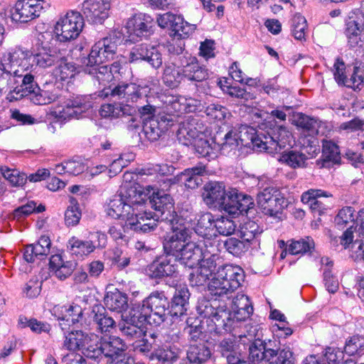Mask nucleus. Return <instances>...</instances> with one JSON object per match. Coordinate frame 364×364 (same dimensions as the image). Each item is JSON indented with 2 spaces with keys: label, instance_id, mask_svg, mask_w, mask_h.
<instances>
[{
  "label": "nucleus",
  "instance_id": "f257e3e1",
  "mask_svg": "<svg viewBox=\"0 0 364 364\" xmlns=\"http://www.w3.org/2000/svg\"><path fill=\"white\" fill-rule=\"evenodd\" d=\"M151 190L150 185L138 188L130 186L127 195L130 204L127 203L120 196H116L105 206L107 215L114 219L124 220V230L142 232L153 231L156 228L158 219H155L151 212H144L146 219L141 215L144 211L142 202Z\"/></svg>",
  "mask_w": 364,
  "mask_h": 364
},
{
  "label": "nucleus",
  "instance_id": "f03ea898",
  "mask_svg": "<svg viewBox=\"0 0 364 364\" xmlns=\"http://www.w3.org/2000/svg\"><path fill=\"white\" fill-rule=\"evenodd\" d=\"M210 248L211 250L205 249L202 251L197 264H199L200 271L206 270L208 275H214L208 284L210 293L218 296L228 295L240 286L241 282L244 280V272L239 266L225 264L220 267L215 272L221 259L217 246L210 243Z\"/></svg>",
  "mask_w": 364,
  "mask_h": 364
},
{
  "label": "nucleus",
  "instance_id": "7ed1b4c3",
  "mask_svg": "<svg viewBox=\"0 0 364 364\" xmlns=\"http://www.w3.org/2000/svg\"><path fill=\"white\" fill-rule=\"evenodd\" d=\"M171 231L164 240V250L167 255L176 257L184 265L193 268L200 259L202 250L196 242H191V232L178 220L171 223Z\"/></svg>",
  "mask_w": 364,
  "mask_h": 364
},
{
  "label": "nucleus",
  "instance_id": "20e7f679",
  "mask_svg": "<svg viewBox=\"0 0 364 364\" xmlns=\"http://www.w3.org/2000/svg\"><path fill=\"white\" fill-rule=\"evenodd\" d=\"M33 54L21 47H16L5 53L0 63V85L9 90L10 94L16 95L14 90L21 84L26 72L33 68Z\"/></svg>",
  "mask_w": 364,
  "mask_h": 364
},
{
  "label": "nucleus",
  "instance_id": "39448f33",
  "mask_svg": "<svg viewBox=\"0 0 364 364\" xmlns=\"http://www.w3.org/2000/svg\"><path fill=\"white\" fill-rule=\"evenodd\" d=\"M232 311L220 306L215 309L213 304L205 305L204 311L205 317H208L218 327L226 328L229 322L233 318L237 321H242L249 318L252 314L253 308L249 298L244 294H238L232 301Z\"/></svg>",
  "mask_w": 364,
  "mask_h": 364
},
{
  "label": "nucleus",
  "instance_id": "423d86ee",
  "mask_svg": "<svg viewBox=\"0 0 364 364\" xmlns=\"http://www.w3.org/2000/svg\"><path fill=\"white\" fill-rule=\"evenodd\" d=\"M168 301L163 292L154 291L141 304H135L132 307L134 318L140 321H146L147 323H154L160 325L167 316Z\"/></svg>",
  "mask_w": 364,
  "mask_h": 364
},
{
  "label": "nucleus",
  "instance_id": "0eeeda50",
  "mask_svg": "<svg viewBox=\"0 0 364 364\" xmlns=\"http://www.w3.org/2000/svg\"><path fill=\"white\" fill-rule=\"evenodd\" d=\"M31 70L32 69L26 72L24 77L21 80V84L14 90L16 95L10 94L8 100H18L29 95L31 101L38 105H48L56 100L59 96V90L55 87L40 89L34 81Z\"/></svg>",
  "mask_w": 364,
  "mask_h": 364
},
{
  "label": "nucleus",
  "instance_id": "6e6552de",
  "mask_svg": "<svg viewBox=\"0 0 364 364\" xmlns=\"http://www.w3.org/2000/svg\"><path fill=\"white\" fill-rule=\"evenodd\" d=\"M127 345L122 338L117 336L102 338L99 342L89 346L85 352V356L97 363L103 358L117 359L126 354Z\"/></svg>",
  "mask_w": 364,
  "mask_h": 364
},
{
  "label": "nucleus",
  "instance_id": "1a4fd4ad",
  "mask_svg": "<svg viewBox=\"0 0 364 364\" xmlns=\"http://www.w3.org/2000/svg\"><path fill=\"white\" fill-rule=\"evenodd\" d=\"M84 19L80 12L69 11L61 15L54 27L56 41L69 42L76 39L82 31Z\"/></svg>",
  "mask_w": 364,
  "mask_h": 364
},
{
  "label": "nucleus",
  "instance_id": "9d476101",
  "mask_svg": "<svg viewBox=\"0 0 364 364\" xmlns=\"http://www.w3.org/2000/svg\"><path fill=\"white\" fill-rule=\"evenodd\" d=\"M117 50V44L114 38H103L92 46L88 56L82 59V64L85 67L93 68L95 70L101 64L113 60Z\"/></svg>",
  "mask_w": 364,
  "mask_h": 364
},
{
  "label": "nucleus",
  "instance_id": "9b49d317",
  "mask_svg": "<svg viewBox=\"0 0 364 364\" xmlns=\"http://www.w3.org/2000/svg\"><path fill=\"white\" fill-rule=\"evenodd\" d=\"M92 105L91 95L77 96L56 106L50 111V114L56 121L64 122L73 118H78L82 112L92 108Z\"/></svg>",
  "mask_w": 364,
  "mask_h": 364
},
{
  "label": "nucleus",
  "instance_id": "f8f14e48",
  "mask_svg": "<svg viewBox=\"0 0 364 364\" xmlns=\"http://www.w3.org/2000/svg\"><path fill=\"white\" fill-rule=\"evenodd\" d=\"M152 190L150 193L146 196V200L142 202L144 211L141 212L144 219H146L145 202L148 198L150 200L151 207L160 215L161 220H168L170 223H173L177 220V215L174 209L173 200L171 196L167 193L158 191V188L154 186H151Z\"/></svg>",
  "mask_w": 364,
  "mask_h": 364
},
{
  "label": "nucleus",
  "instance_id": "ddd939ff",
  "mask_svg": "<svg viewBox=\"0 0 364 364\" xmlns=\"http://www.w3.org/2000/svg\"><path fill=\"white\" fill-rule=\"evenodd\" d=\"M149 92L150 88L146 85L141 86L135 83H122L113 89H104L100 92L99 96L107 97L110 95L128 103L137 102L139 99L147 97Z\"/></svg>",
  "mask_w": 364,
  "mask_h": 364
},
{
  "label": "nucleus",
  "instance_id": "4468645a",
  "mask_svg": "<svg viewBox=\"0 0 364 364\" xmlns=\"http://www.w3.org/2000/svg\"><path fill=\"white\" fill-rule=\"evenodd\" d=\"M50 6L45 0H18L11 9V18L14 21L26 23L39 16L41 11Z\"/></svg>",
  "mask_w": 364,
  "mask_h": 364
},
{
  "label": "nucleus",
  "instance_id": "2eb2a0df",
  "mask_svg": "<svg viewBox=\"0 0 364 364\" xmlns=\"http://www.w3.org/2000/svg\"><path fill=\"white\" fill-rule=\"evenodd\" d=\"M257 203L265 215L276 216L284 208L286 200L277 188L268 187L257 194Z\"/></svg>",
  "mask_w": 364,
  "mask_h": 364
},
{
  "label": "nucleus",
  "instance_id": "dca6fc26",
  "mask_svg": "<svg viewBox=\"0 0 364 364\" xmlns=\"http://www.w3.org/2000/svg\"><path fill=\"white\" fill-rule=\"evenodd\" d=\"M107 236L101 232H96L90 235V239L82 240L76 237H72L68 242V247L71 254L77 257L87 256L97 247L106 245Z\"/></svg>",
  "mask_w": 364,
  "mask_h": 364
},
{
  "label": "nucleus",
  "instance_id": "f3484780",
  "mask_svg": "<svg viewBox=\"0 0 364 364\" xmlns=\"http://www.w3.org/2000/svg\"><path fill=\"white\" fill-rule=\"evenodd\" d=\"M205 127L197 119L188 117L179 124L176 136L185 146H193L205 133Z\"/></svg>",
  "mask_w": 364,
  "mask_h": 364
},
{
  "label": "nucleus",
  "instance_id": "a211bd4d",
  "mask_svg": "<svg viewBox=\"0 0 364 364\" xmlns=\"http://www.w3.org/2000/svg\"><path fill=\"white\" fill-rule=\"evenodd\" d=\"M252 205L250 196L239 193L236 189H230L226 192L220 208L230 215H238L247 213Z\"/></svg>",
  "mask_w": 364,
  "mask_h": 364
},
{
  "label": "nucleus",
  "instance_id": "6ab92c4d",
  "mask_svg": "<svg viewBox=\"0 0 364 364\" xmlns=\"http://www.w3.org/2000/svg\"><path fill=\"white\" fill-rule=\"evenodd\" d=\"M111 0H85L82 12L87 21L92 24H102L109 17Z\"/></svg>",
  "mask_w": 364,
  "mask_h": 364
},
{
  "label": "nucleus",
  "instance_id": "aec40b11",
  "mask_svg": "<svg viewBox=\"0 0 364 364\" xmlns=\"http://www.w3.org/2000/svg\"><path fill=\"white\" fill-rule=\"evenodd\" d=\"M154 25L153 18L146 14H138L129 18L125 26L130 41H136L147 35Z\"/></svg>",
  "mask_w": 364,
  "mask_h": 364
},
{
  "label": "nucleus",
  "instance_id": "412c9836",
  "mask_svg": "<svg viewBox=\"0 0 364 364\" xmlns=\"http://www.w3.org/2000/svg\"><path fill=\"white\" fill-rule=\"evenodd\" d=\"M167 255L154 260L146 268V274L153 279L175 277L178 274V259Z\"/></svg>",
  "mask_w": 364,
  "mask_h": 364
},
{
  "label": "nucleus",
  "instance_id": "4be33fe9",
  "mask_svg": "<svg viewBox=\"0 0 364 364\" xmlns=\"http://www.w3.org/2000/svg\"><path fill=\"white\" fill-rule=\"evenodd\" d=\"M178 63L182 67L184 80L201 82L208 77L207 70L199 65L196 57L191 55L178 56Z\"/></svg>",
  "mask_w": 364,
  "mask_h": 364
},
{
  "label": "nucleus",
  "instance_id": "5701e85b",
  "mask_svg": "<svg viewBox=\"0 0 364 364\" xmlns=\"http://www.w3.org/2000/svg\"><path fill=\"white\" fill-rule=\"evenodd\" d=\"M173 124L172 118L168 114H159L144 123L143 130L146 137L151 141L158 140Z\"/></svg>",
  "mask_w": 364,
  "mask_h": 364
},
{
  "label": "nucleus",
  "instance_id": "b1692460",
  "mask_svg": "<svg viewBox=\"0 0 364 364\" xmlns=\"http://www.w3.org/2000/svg\"><path fill=\"white\" fill-rule=\"evenodd\" d=\"M97 343V336L92 334H85L81 331L70 332L66 336L63 343V347L70 351L82 350L85 355V352L89 346Z\"/></svg>",
  "mask_w": 364,
  "mask_h": 364
},
{
  "label": "nucleus",
  "instance_id": "393cba45",
  "mask_svg": "<svg viewBox=\"0 0 364 364\" xmlns=\"http://www.w3.org/2000/svg\"><path fill=\"white\" fill-rule=\"evenodd\" d=\"M50 38V33L40 34L38 38L41 48H38V53L34 55V59L37 65L43 68L50 67L59 60L56 51L50 48L48 41H46Z\"/></svg>",
  "mask_w": 364,
  "mask_h": 364
},
{
  "label": "nucleus",
  "instance_id": "a878e982",
  "mask_svg": "<svg viewBox=\"0 0 364 364\" xmlns=\"http://www.w3.org/2000/svg\"><path fill=\"white\" fill-rule=\"evenodd\" d=\"M332 195L321 189H310L303 193L301 200L304 204H308L312 211L319 214L326 210L328 206V198Z\"/></svg>",
  "mask_w": 364,
  "mask_h": 364
},
{
  "label": "nucleus",
  "instance_id": "bb28decb",
  "mask_svg": "<svg viewBox=\"0 0 364 364\" xmlns=\"http://www.w3.org/2000/svg\"><path fill=\"white\" fill-rule=\"evenodd\" d=\"M183 75L182 67L178 63V56H174L171 61L165 64L162 80L166 86L175 88L184 80Z\"/></svg>",
  "mask_w": 364,
  "mask_h": 364
},
{
  "label": "nucleus",
  "instance_id": "cd10ccee",
  "mask_svg": "<svg viewBox=\"0 0 364 364\" xmlns=\"http://www.w3.org/2000/svg\"><path fill=\"white\" fill-rule=\"evenodd\" d=\"M264 139V142H267V149H263V151L267 152L277 151V147L281 149L287 146H291L294 143L292 134L283 127H279L274 136H265Z\"/></svg>",
  "mask_w": 364,
  "mask_h": 364
},
{
  "label": "nucleus",
  "instance_id": "c85d7f7f",
  "mask_svg": "<svg viewBox=\"0 0 364 364\" xmlns=\"http://www.w3.org/2000/svg\"><path fill=\"white\" fill-rule=\"evenodd\" d=\"M226 192L223 183L209 182L203 188V200L208 205H218L220 207Z\"/></svg>",
  "mask_w": 364,
  "mask_h": 364
},
{
  "label": "nucleus",
  "instance_id": "c756f323",
  "mask_svg": "<svg viewBox=\"0 0 364 364\" xmlns=\"http://www.w3.org/2000/svg\"><path fill=\"white\" fill-rule=\"evenodd\" d=\"M146 321H140L137 318L135 319L132 315V309L129 313V316L119 324L120 331L130 339L141 338L145 336V333L141 328L142 324Z\"/></svg>",
  "mask_w": 364,
  "mask_h": 364
},
{
  "label": "nucleus",
  "instance_id": "7c9ffc66",
  "mask_svg": "<svg viewBox=\"0 0 364 364\" xmlns=\"http://www.w3.org/2000/svg\"><path fill=\"white\" fill-rule=\"evenodd\" d=\"M50 240L47 236H42L38 241L27 245L23 252V258L28 262H33L38 257L46 256L50 253Z\"/></svg>",
  "mask_w": 364,
  "mask_h": 364
},
{
  "label": "nucleus",
  "instance_id": "2f4dec72",
  "mask_svg": "<svg viewBox=\"0 0 364 364\" xmlns=\"http://www.w3.org/2000/svg\"><path fill=\"white\" fill-rule=\"evenodd\" d=\"M196 223H194L193 228L199 236L210 240L215 237V230H214L215 218L210 213L198 215L196 217Z\"/></svg>",
  "mask_w": 364,
  "mask_h": 364
},
{
  "label": "nucleus",
  "instance_id": "473e14b6",
  "mask_svg": "<svg viewBox=\"0 0 364 364\" xmlns=\"http://www.w3.org/2000/svg\"><path fill=\"white\" fill-rule=\"evenodd\" d=\"M364 29L363 16L350 18L346 23V36L350 46L356 47L362 41V32Z\"/></svg>",
  "mask_w": 364,
  "mask_h": 364
},
{
  "label": "nucleus",
  "instance_id": "72a5a7b5",
  "mask_svg": "<svg viewBox=\"0 0 364 364\" xmlns=\"http://www.w3.org/2000/svg\"><path fill=\"white\" fill-rule=\"evenodd\" d=\"M294 121L295 124L302 129V134L304 135H307L311 137V139H308L309 144L313 143L314 141L311 139L314 135L319 133V129L322 125V122L302 114L295 115Z\"/></svg>",
  "mask_w": 364,
  "mask_h": 364
},
{
  "label": "nucleus",
  "instance_id": "f704fd0d",
  "mask_svg": "<svg viewBox=\"0 0 364 364\" xmlns=\"http://www.w3.org/2000/svg\"><path fill=\"white\" fill-rule=\"evenodd\" d=\"M205 166L199 164L197 166L187 168L178 176V180L189 188H195L200 183V176L207 174Z\"/></svg>",
  "mask_w": 364,
  "mask_h": 364
},
{
  "label": "nucleus",
  "instance_id": "c9c22d12",
  "mask_svg": "<svg viewBox=\"0 0 364 364\" xmlns=\"http://www.w3.org/2000/svg\"><path fill=\"white\" fill-rule=\"evenodd\" d=\"M54 314L59 321L66 322L65 325L70 326L79 321L82 316V308L76 304L70 306H55L53 309Z\"/></svg>",
  "mask_w": 364,
  "mask_h": 364
},
{
  "label": "nucleus",
  "instance_id": "e433bc0d",
  "mask_svg": "<svg viewBox=\"0 0 364 364\" xmlns=\"http://www.w3.org/2000/svg\"><path fill=\"white\" fill-rule=\"evenodd\" d=\"M237 130L242 146H249L252 144L260 151H263V149H267V142H264L260 137L255 136V131L253 128L242 125Z\"/></svg>",
  "mask_w": 364,
  "mask_h": 364
},
{
  "label": "nucleus",
  "instance_id": "4c0bfd02",
  "mask_svg": "<svg viewBox=\"0 0 364 364\" xmlns=\"http://www.w3.org/2000/svg\"><path fill=\"white\" fill-rule=\"evenodd\" d=\"M49 264L50 272L61 280L69 277L74 270L72 262L64 261L62 256L58 254L51 256Z\"/></svg>",
  "mask_w": 364,
  "mask_h": 364
},
{
  "label": "nucleus",
  "instance_id": "58836bf2",
  "mask_svg": "<svg viewBox=\"0 0 364 364\" xmlns=\"http://www.w3.org/2000/svg\"><path fill=\"white\" fill-rule=\"evenodd\" d=\"M77 73V69L75 64L65 58H61L58 60L57 65L53 70V75L57 80L68 82Z\"/></svg>",
  "mask_w": 364,
  "mask_h": 364
},
{
  "label": "nucleus",
  "instance_id": "ea45409f",
  "mask_svg": "<svg viewBox=\"0 0 364 364\" xmlns=\"http://www.w3.org/2000/svg\"><path fill=\"white\" fill-rule=\"evenodd\" d=\"M108 309L116 312H122L128 308V298L126 294L116 290L107 294L104 299Z\"/></svg>",
  "mask_w": 364,
  "mask_h": 364
},
{
  "label": "nucleus",
  "instance_id": "a19ab883",
  "mask_svg": "<svg viewBox=\"0 0 364 364\" xmlns=\"http://www.w3.org/2000/svg\"><path fill=\"white\" fill-rule=\"evenodd\" d=\"M178 358V349L169 345H164L155 349L151 354V360H156L162 364H172Z\"/></svg>",
  "mask_w": 364,
  "mask_h": 364
},
{
  "label": "nucleus",
  "instance_id": "79ce46f5",
  "mask_svg": "<svg viewBox=\"0 0 364 364\" xmlns=\"http://www.w3.org/2000/svg\"><path fill=\"white\" fill-rule=\"evenodd\" d=\"M249 359L257 363L264 361L269 363V358H272L274 350L271 348L266 349L264 345L261 341H255L249 348Z\"/></svg>",
  "mask_w": 364,
  "mask_h": 364
},
{
  "label": "nucleus",
  "instance_id": "37998d69",
  "mask_svg": "<svg viewBox=\"0 0 364 364\" xmlns=\"http://www.w3.org/2000/svg\"><path fill=\"white\" fill-rule=\"evenodd\" d=\"M190 294L186 287H181L176 289L172 299L171 308L175 316H181L186 311Z\"/></svg>",
  "mask_w": 364,
  "mask_h": 364
},
{
  "label": "nucleus",
  "instance_id": "c03bdc74",
  "mask_svg": "<svg viewBox=\"0 0 364 364\" xmlns=\"http://www.w3.org/2000/svg\"><path fill=\"white\" fill-rule=\"evenodd\" d=\"M291 33L297 41H305L308 33V23L301 14H296L291 19Z\"/></svg>",
  "mask_w": 364,
  "mask_h": 364
},
{
  "label": "nucleus",
  "instance_id": "a18cd8bd",
  "mask_svg": "<svg viewBox=\"0 0 364 364\" xmlns=\"http://www.w3.org/2000/svg\"><path fill=\"white\" fill-rule=\"evenodd\" d=\"M211 353L205 343L191 345L187 353V358L191 363H203L207 361L210 357Z\"/></svg>",
  "mask_w": 364,
  "mask_h": 364
},
{
  "label": "nucleus",
  "instance_id": "49530a36",
  "mask_svg": "<svg viewBox=\"0 0 364 364\" xmlns=\"http://www.w3.org/2000/svg\"><path fill=\"white\" fill-rule=\"evenodd\" d=\"M278 160L293 168H296L304 166L306 156L299 151L291 150L282 153Z\"/></svg>",
  "mask_w": 364,
  "mask_h": 364
},
{
  "label": "nucleus",
  "instance_id": "de8ad7c7",
  "mask_svg": "<svg viewBox=\"0 0 364 364\" xmlns=\"http://www.w3.org/2000/svg\"><path fill=\"white\" fill-rule=\"evenodd\" d=\"M196 152L203 157L213 159L216 156V145L211 140L207 139L205 133L197 139L196 142L193 145Z\"/></svg>",
  "mask_w": 364,
  "mask_h": 364
},
{
  "label": "nucleus",
  "instance_id": "09e8293b",
  "mask_svg": "<svg viewBox=\"0 0 364 364\" xmlns=\"http://www.w3.org/2000/svg\"><path fill=\"white\" fill-rule=\"evenodd\" d=\"M92 313L95 314L93 320L102 332H109L111 329L115 327L114 321L112 318L107 316L105 314V309L103 307H94Z\"/></svg>",
  "mask_w": 364,
  "mask_h": 364
},
{
  "label": "nucleus",
  "instance_id": "8fccbe9b",
  "mask_svg": "<svg viewBox=\"0 0 364 364\" xmlns=\"http://www.w3.org/2000/svg\"><path fill=\"white\" fill-rule=\"evenodd\" d=\"M321 267L325 266L323 269V280L326 289L330 293H335L338 289V281L334 277L330 271V269L333 266L332 261L328 257H322L320 260Z\"/></svg>",
  "mask_w": 364,
  "mask_h": 364
},
{
  "label": "nucleus",
  "instance_id": "3c124183",
  "mask_svg": "<svg viewBox=\"0 0 364 364\" xmlns=\"http://www.w3.org/2000/svg\"><path fill=\"white\" fill-rule=\"evenodd\" d=\"M119 69V65L117 63H114L110 68L107 65L97 66L95 70L93 68L85 67V71L90 74L95 71L96 77L100 82H109L112 80L114 76L112 72H117Z\"/></svg>",
  "mask_w": 364,
  "mask_h": 364
},
{
  "label": "nucleus",
  "instance_id": "603ef678",
  "mask_svg": "<svg viewBox=\"0 0 364 364\" xmlns=\"http://www.w3.org/2000/svg\"><path fill=\"white\" fill-rule=\"evenodd\" d=\"M218 84L223 92L232 97L241 99L244 101H247L252 97V95L247 92L244 88L237 85H229L226 79L224 80H220Z\"/></svg>",
  "mask_w": 364,
  "mask_h": 364
},
{
  "label": "nucleus",
  "instance_id": "864d4df0",
  "mask_svg": "<svg viewBox=\"0 0 364 364\" xmlns=\"http://www.w3.org/2000/svg\"><path fill=\"white\" fill-rule=\"evenodd\" d=\"M260 234L259 225L254 221H248L242 224L237 232V235L245 242H250L257 235Z\"/></svg>",
  "mask_w": 364,
  "mask_h": 364
},
{
  "label": "nucleus",
  "instance_id": "5fc2aeb1",
  "mask_svg": "<svg viewBox=\"0 0 364 364\" xmlns=\"http://www.w3.org/2000/svg\"><path fill=\"white\" fill-rule=\"evenodd\" d=\"M1 172L4 178L13 186H21L25 184L27 176L16 168L2 167Z\"/></svg>",
  "mask_w": 364,
  "mask_h": 364
},
{
  "label": "nucleus",
  "instance_id": "6e6d98bb",
  "mask_svg": "<svg viewBox=\"0 0 364 364\" xmlns=\"http://www.w3.org/2000/svg\"><path fill=\"white\" fill-rule=\"evenodd\" d=\"M45 206L39 205L36 206V203L34 201H29L26 204L19 206L16 208L13 213V217L14 219L20 220L33 213H41L45 210Z\"/></svg>",
  "mask_w": 364,
  "mask_h": 364
},
{
  "label": "nucleus",
  "instance_id": "4d7b16f0",
  "mask_svg": "<svg viewBox=\"0 0 364 364\" xmlns=\"http://www.w3.org/2000/svg\"><path fill=\"white\" fill-rule=\"evenodd\" d=\"M236 225L233 220L228 218L220 217L215 219L214 230L215 237L218 235L228 236L235 231Z\"/></svg>",
  "mask_w": 364,
  "mask_h": 364
},
{
  "label": "nucleus",
  "instance_id": "13d9d810",
  "mask_svg": "<svg viewBox=\"0 0 364 364\" xmlns=\"http://www.w3.org/2000/svg\"><path fill=\"white\" fill-rule=\"evenodd\" d=\"M314 247V242L311 237L294 240L289 246L288 251L291 255L304 254Z\"/></svg>",
  "mask_w": 364,
  "mask_h": 364
},
{
  "label": "nucleus",
  "instance_id": "bf43d9fd",
  "mask_svg": "<svg viewBox=\"0 0 364 364\" xmlns=\"http://www.w3.org/2000/svg\"><path fill=\"white\" fill-rule=\"evenodd\" d=\"M322 146V156L325 161L337 163L339 161V149L334 142L323 139Z\"/></svg>",
  "mask_w": 364,
  "mask_h": 364
},
{
  "label": "nucleus",
  "instance_id": "052dcab7",
  "mask_svg": "<svg viewBox=\"0 0 364 364\" xmlns=\"http://www.w3.org/2000/svg\"><path fill=\"white\" fill-rule=\"evenodd\" d=\"M163 102L166 104L168 112L177 114L184 112V96H166Z\"/></svg>",
  "mask_w": 364,
  "mask_h": 364
},
{
  "label": "nucleus",
  "instance_id": "680f3d73",
  "mask_svg": "<svg viewBox=\"0 0 364 364\" xmlns=\"http://www.w3.org/2000/svg\"><path fill=\"white\" fill-rule=\"evenodd\" d=\"M364 85V70L362 69L355 67L353 73L351 77L346 79L343 85L350 87L354 90H360L362 89Z\"/></svg>",
  "mask_w": 364,
  "mask_h": 364
},
{
  "label": "nucleus",
  "instance_id": "e2e57ef3",
  "mask_svg": "<svg viewBox=\"0 0 364 364\" xmlns=\"http://www.w3.org/2000/svg\"><path fill=\"white\" fill-rule=\"evenodd\" d=\"M241 146V142L238 138L237 130L236 128H234L225 135L224 142L222 144L221 149L223 151H229L235 150Z\"/></svg>",
  "mask_w": 364,
  "mask_h": 364
},
{
  "label": "nucleus",
  "instance_id": "0e129e2a",
  "mask_svg": "<svg viewBox=\"0 0 364 364\" xmlns=\"http://www.w3.org/2000/svg\"><path fill=\"white\" fill-rule=\"evenodd\" d=\"M293 353L289 347H285L277 353L274 350L273 358L269 360V364H291L293 363Z\"/></svg>",
  "mask_w": 364,
  "mask_h": 364
},
{
  "label": "nucleus",
  "instance_id": "69168bd1",
  "mask_svg": "<svg viewBox=\"0 0 364 364\" xmlns=\"http://www.w3.org/2000/svg\"><path fill=\"white\" fill-rule=\"evenodd\" d=\"M205 113L209 118L217 121H222L230 114L228 109L219 104L208 105L205 109Z\"/></svg>",
  "mask_w": 364,
  "mask_h": 364
},
{
  "label": "nucleus",
  "instance_id": "338daca9",
  "mask_svg": "<svg viewBox=\"0 0 364 364\" xmlns=\"http://www.w3.org/2000/svg\"><path fill=\"white\" fill-rule=\"evenodd\" d=\"M196 29V25L186 21L182 16V21L176 22L173 26V31L180 38H188L192 35Z\"/></svg>",
  "mask_w": 364,
  "mask_h": 364
},
{
  "label": "nucleus",
  "instance_id": "774afa93",
  "mask_svg": "<svg viewBox=\"0 0 364 364\" xmlns=\"http://www.w3.org/2000/svg\"><path fill=\"white\" fill-rule=\"evenodd\" d=\"M355 210L352 207H344L341 209L335 218V223L338 226L343 227L350 223H353Z\"/></svg>",
  "mask_w": 364,
  "mask_h": 364
}]
</instances>
